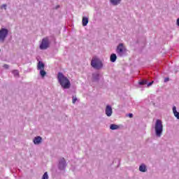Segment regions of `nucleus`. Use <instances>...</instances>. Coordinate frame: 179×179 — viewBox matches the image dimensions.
Wrapping results in <instances>:
<instances>
[{"instance_id": "obj_14", "label": "nucleus", "mask_w": 179, "mask_h": 179, "mask_svg": "<svg viewBox=\"0 0 179 179\" xmlns=\"http://www.w3.org/2000/svg\"><path fill=\"white\" fill-rule=\"evenodd\" d=\"M173 113L174 114V116L177 117V120H179V113L177 111V107H173Z\"/></svg>"}, {"instance_id": "obj_22", "label": "nucleus", "mask_w": 179, "mask_h": 179, "mask_svg": "<svg viewBox=\"0 0 179 179\" xmlns=\"http://www.w3.org/2000/svg\"><path fill=\"white\" fill-rule=\"evenodd\" d=\"M1 9H5V10H6V4H3L1 6Z\"/></svg>"}, {"instance_id": "obj_12", "label": "nucleus", "mask_w": 179, "mask_h": 179, "mask_svg": "<svg viewBox=\"0 0 179 179\" xmlns=\"http://www.w3.org/2000/svg\"><path fill=\"white\" fill-rule=\"evenodd\" d=\"M148 169H146V165H145L144 164H142L139 166V171H141V173H146Z\"/></svg>"}, {"instance_id": "obj_13", "label": "nucleus", "mask_w": 179, "mask_h": 179, "mask_svg": "<svg viewBox=\"0 0 179 179\" xmlns=\"http://www.w3.org/2000/svg\"><path fill=\"white\" fill-rule=\"evenodd\" d=\"M83 26H87V23H89V17H83Z\"/></svg>"}, {"instance_id": "obj_19", "label": "nucleus", "mask_w": 179, "mask_h": 179, "mask_svg": "<svg viewBox=\"0 0 179 179\" xmlns=\"http://www.w3.org/2000/svg\"><path fill=\"white\" fill-rule=\"evenodd\" d=\"M12 73L15 78H17V76H19V71L17 70H13Z\"/></svg>"}, {"instance_id": "obj_8", "label": "nucleus", "mask_w": 179, "mask_h": 179, "mask_svg": "<svg viewBox=\"0 0 179 179\" xmlns=\"http://www.w3.org/2000/svg\"><path fill=\"white\" fill-rule=\"evenodd\" d=\"M105 113L107 117H111L113 115V108L110 105H107L105 109Z\"/></svg>"}, {"instance_id": "obj_17", "label": "nucleus", "mask_w": 179, "mask_h": 179, "mask_svg": "<svg viewBox=\"0 0 179 179\" xmlns=\"http://www.w3.org/2000/svg\"><path fill=\"white\" fill-rule=\"evenodd\" d=\"M120 129V126H118L117 124H112L110 126V129H112V131H115V129Z\"/></svg>"}, {"instance_id": "obj_15", "label": "nucleus", "mask_w": 179, "mask_h": 179, "mask_svg": "<svg viewBox=\"0 0 179 179\" xmlns=\"http://www.w3.org/2000/svg\"><path fill=\"white\" fill-rule=\"evenodd\" d=\"M37 68H38V71H41V70L44 69V68H45L44 63H43L42 62H39L38 63Z\"/></svg>"}, {"instance_id": "obj_23", "label": "nucleus", "mask_w": 179, "mask_h": 179, "mask_svg": "<svg viewBox=\"0 0 179 179\" xmlns=\"http://www.w3.org/2000/svg\"><path fill=\"white\" fill-rule=\"evenodd\" d=\"M153 85V81L149 83L148 85H147V87H149L150 86H152Z\"/></svg>"}, {"instance_id": "obj_25", "label": "nucleus", "mask_w": 179, "mask_h": 179, "mask_svg": "<svg viewBox=\"0 0 179 179\" xmlns=\"http://www.w3.org/2000/svg\"><path fill=\"white\" fill-rule=\"evenodd\" d=\"M169 80H170V79L169 78H164V82L167 83Z\"/></svg>"}, {"instance_id": "obj_7", "label": "nucleus", "mask_w": 179, "mask_h": 179, "mask_svg": "<svg viewBox=\"0 0 179 179\" xmlns=\"http://www.w3.org/2000/svg\"><path fill=\"white\" fill-rule=\"evenodd\" d=\"M58 166L60 170H65V169H66V162L65 161V158H61L59 159Z\"/></svg>"}, {"instance_id": "obj_6", "label": "nucleus", "mask_w": 179, "mask_h": 179, "mask_svg": "<svg viewBox=\"0 0 179 179\" xmlns=\"http://www.w3.org/2000/svg\"><path fill=\"white\" fill-rule=\"evenodd\" d=\"M48 47H50V41H48V38H45L42 40L39 48L40 50H47Z\"/></svg>"}, {"instance_id": "obj_10", "label": "nucleus", "mask_w": 179, "mask_h": 179, "mask_svg": "<svg viewBox=\"0 0 179 179\" xmlns=\"http://www.w3.org/2000/svg\"><path fill=\"white\" fill-rule=\"evenodd\" d=\"M121 2H122V0H110V3L113 6H117L120 5L121 3Z\"/></svg>"}, {"instance_id": "obj_2", "label": "nucleus", "mask_w": 179, "mask_h": 179, "mask_svg": "<svg viewBox=\"0 0 179 179\" xmlns=\"http://www.w3.org/2000/svg\"><path fill=\"white\" fill-rule=\"evenodd\" d=\"M155 135L157 138H160L163 134V122L162 120H157L155 125Z\"/></svg>"}, {"instance_id": "obj_4", "label": "nucleus", "mask_w": 179, "mask_h": 179, "mask_svg": "<svg viewBox=\"0 0 179 179\" xmlns=\"http://www.w3.org/2000/svg\"><path fill=\"white\" fill-rule=\"evenodd\" d=\"M116 53L118 57H124L127 54V48L124 45V43H120L116 48Z\"/></svg>"}, {"instance_id": "obj_29", "label": "nucleus", "mask_w": 179, "mask_h": 179, "mask_svg": "<svg viewBox=\"0 0 179 179\" xmlns=\"http://www.w3.org/2000/svg\"><path fill=\"white\" fill-rule=\"evenodd\" d=\"M57 8H59V6H57Z\"/></svg>"}, {"instance_id": "obj_28", "label": "nucleus", "mask_w": 179, "mask_h": 179, "mask_svg": "<svg viewBox=\"0 0 179 179\" xmlns=\"http://www.w3.org/2000/svg\"><path fill=\"white\" fill-rule=\"evenodd\" d=\"M176 24L179 27V18L177 19Z\"/></svg>"}, {"instance_id": "obj_27", "label": "nucleus", "mask_w": 179, "mask_h": 179, "mask_svg": "<svg viewBox=\"0 0 179 179\" xmlns=\"http://www.w3.org/2000/svg\"><path fill=\"white\" fill-rule=\"evenodd\" d=\"M129 117L130 118H132V117H134V115H133L132 113H129Z\"/></svg>"}, {"instance_id": "obj_5", "label": "nucleus", "mask_w": 179, "mask_h": 179, "mask_svg": "<svg viewBox=\"0 0 179 179\" xmlns=\"http://www.w3.org/2000/svg\"><path fill=\"white\" fill-rule=\"evenodd\" d=\"M9 34V30L6 28H1L0 29V43H5L6 37Z\"/></svg>"}, {"instance_id": "obj_20", "label": "nucleus", "mask_w": 179, "mask_h": 179, "mask_svg": "<svg viewBox=\"0 0 179 179\" xmlns=\"http://www.w3.org/2000/svg\"><path fill=\"white\" fill-rule=\"evenodd\" d=\"M139 85H148V80H142V81L139 82Z\"/></svg>"}, {"instance_id": "obj_26", "label": "nucleus", "mask_w": 179, "mask_h": 179, "mask_svg": "<svg viewBox=\"0 0 179 179\" xmlns=\"http://www.w3.org/2000/svg\"><path fill=\"white\" fill-rule=\"evenodd\" d=\"M3 68H6V69H8V68H9V66L8 64H4Z\"/></svg>"}, {"instance_id": "obj_9", "label": "nucleus", "mask_w": 179, "mask_h": 179, "mask_svg": "<svg viewBox=\"0 0 179 179\" xmlns=\"http://www.w3.org/2000/svg\"><path fill=\"white\" fill-rule=\"evenodd\" d=\"M42 141H43V138H41V136H36L33 139V142L34 145H40Z\"/></svg>"}, {"instance_id": "obj_16", "label": "nucleus", "mask_w": 179, "mask_h": 179, "mask_svg": "<svg viewBox=\"0 0 179 179\" xmlns=\"http://www.w3.org/2000/svg\"><path fill=\"white\" fill-rule=\"evenodd\" d=\"M110 62H115L117 61V55H115V53H113L110 55Z\"/></svg>"}, {"instance_id": "obj_24", "label": "nucleus", "mask_w": 179, "mask_h": 179, "mask_svg": "<svg viewBox=\"0 0 179 179\" xmlns=\"http://www.w3.org/2000/svg\"><path fill=\"white\" fill-rule=\"evenodd\" d=\"M76 100H78V99L76 97H73V103L75 104V103H76Z\"/></svg>"}, {"instance_id": "obj_21", "label": "nucleus", "mask_w": 179, "mask_h": 179, "mask_svg": "<svg viewBox=\"0 0 179 179\" xmlns=\"http://www.w3.org/2000/svg\"><path fill=\"white\" fill-rule=\"evenodd\" d=\"M48 173L47 172H45L43 177H42V179H48Z\"/></svg>"}, {"instance_id": "obj_1", "label": "nucleus", "mask_w": 179, "mask_h": 179, "mask_svg": "<svg viewBox=\"0 0 179 179\" xmlns=\"http://www.w3.org/2000/svg\"><path fill=\"white\" fill-rule=\"evenodd\" d=\"M57 80L62 89H69L71 87V81L62 72L57 73Z\"/></svg>"}, {"instance_id": "obj_30", "label": "nucleus", "mask_w": 179, "mask_h": 179, "mask_svg": "<svg viewBox=\"0 0 179 179\" xmlns=\"http://www.w3.org/2000/svg\"><path fill=\"white\" fill-rule=\"evenodd\" d=\"M0 52H1V50H0Z\"/></svg>"}, {"instance_id": "obj_11", "label": "nucleus", "mask_w": 179, "mask_h": 179, "mask_svg": "<svg viewBox=\"0 0 179 179\" xmlns=\"http://www.w3.org/2000/svg\"><path fill=\"white\" fill-rule=\"evenodd\" d=\"M92 79L94 82H97L100 79V74L99 73H94L92 74Z\"/></svg>"}, {"instance_id": "obj_3", "label": "nucleus", "mask_w": 179, "mask_h": 179, "mask_svg": "<svg viewBox=\"0 0 179 179\" xmlns=\"http://www.w3.org/2000/svg\"><path fill=\"white\" fill-rule=\"evenodd\" d=\"M91 66L94 68V69H101V68H103V62L100 58L94 57L91 61Z\"/></svg>"}, {"instance_id": "obj_18", "label": "nucleus", "mask_w": 179, "mask_h": 179, "mask_svg": "<svg viewBox=\"0 0 179 179\" xmlns=\"http://www.w3.org/2000/svg\"><path fill=\"white\" fill-rule=\"evenodd\" d=\"M40 75H41V78H44V76H45V75H47V72H45V71H44V69L40 70Z\"/></svg>"}]
</instances>
